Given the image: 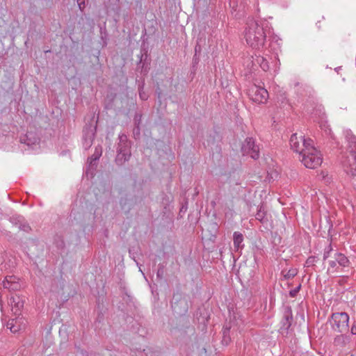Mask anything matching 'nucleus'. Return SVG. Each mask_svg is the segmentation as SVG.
I'll return each instance as SVG.
<instances>
[{"label":"nucleus","mask_w":356,"mask_h":356,"mask_svg":"<svg viewBox=\"0 0 356 356\" xmlns=\"http://www.w3.org/2000/svg\"><path fill=\"white\" fill-rule=\"evenodd\" d=\"M266 35L260 21L249 19L245 30V38L248 45L254 49H260L264 44Z\"/></svg>","instance_id":"obj_1"},{"label":"nucleus","mask_w":356,"mask_h":356,"mask_svg":"<svg viewBox=\"0 0 356 356\" xmlns=\"http://www.w3.org/2000/svg\"><path fill=\"white\" fill-rule=\"evenodd\" d=\"M323 261L327 260L329 267L328 273H335L339 266L346 267L349 265L348 259L342 253L334 251L332 245L330 244L325 248L323 257Z\"/></svg>","instance_id":"obj_2"},{"label":"nucleus","mask_w":356,"mask_h":356,"mask_svg":"<svg viewBox=\"0 0 356 356\" xmlns=\"http://www.w3.org/2000/svg\"><path fill=\"white\" fill-rule=\"evenodd\" d=\"M118 140L116 149L115 163L118 165H122L126 161H128L131 156V141L124 134H120L118 136Z\"/></svg>","instance_id":"obj_3"},{"label":"nucleus","mask_w":356,"mask_h":356,"mask_svg":"<svg viewBox=\"0 0 356 356\" xmlns=\"http://www.w3.org/2000/svg\"><path fill=\"white\" fill-rule=\"evenodd\" d=\"M299 159L306 168L311 169L320 166L323 161L322 154L314 145L306 148Z\"/></svg>","instance_id":"obj_4"},{"label":"nucleus","mask_w":356,"mask_h":356,"mask_svg":"<svg viewBox=\"0 0 356 356\" xmlns=\"http://www.w3.org/2000/svg\"><path fill=\"white\" fill-rule=\"evenodd\" d=\"M349 316L346 312H336L331 316L330 325L332 329L337 332L342 333L348 330Z\"/></svg>","instance_id":"obj_5"},{"label":"nucleus","mask_w":356,"mask_h":356,"mask_svg":"<svg viewBox=\"0 0 356 356\" xmlns=\"http://www.w3.org/2000/svg\"><path fill=\"white\" fill-rule=\"evenodd\" d=\"M313 141L310 139H306L304 136H298L297 134H293L290 138V145L291 149L300 156L305 152L306 148L313 145Z\"/></svg>","instance_id":"obj_6"},{"label":"nucleus","mask_w":356,"mask_h":356,"mask_svg":"<svg viewBox=\"0 0 356 356\" xmlns=\"http://www.w3.org/2000/svg\"><path fill=\"white\" fill-rule=\"evenodd\" d=\"M342 165L346 172L351 176L356 175V150L349 149L347 155L343 159Z\"/></svg>","instance_id":"obj_7"},{"label":"nucleus","mask_w":356,"mask_h":356,"mask_svg":"<svg viewBox=\"0 0 356 356\" xmlns=\"http://www.w3.org/2000/svg\"><path fill=\"white\" fill-rule=\"evenodd\" d=\"M250 99L257 104H265L268 98V92L264 88L254 85L249 89Z\"/></svg>","instance_id":"obj_8"},{"label":"nucleus","mask_w":356,"mask_h":356,"mask_svg":"<svg viewBox=\"0 0 356 356\" xmlns=\"http://www.w3.org/2000/svg\"><path fill=\"white\" fill-rule=\"evenodd\" d=\"M241 150L243 154L250 155L253 159H257L259 156V147L255 145L252 138H247L243 142Z\"/></svg>","instance_id":"obj_9"},{"label":"nucleus","mask_w":356,"mask_h":356,"mask_svg":"<svg viewBox=\"0 0 356 356\" xmlns=\"http://www.w3.org/2000/svg\"><path fill=\"white\" fill-rule=\"evenodd\" d=\"M172 308L177 315H184L188 311V302L186 298H182L181 296H175L172 301Z\"/></svg>","instance_id":"obj_10"},{"label":"nucleus","mask_w":356,"mask_h":356,"mask_svg":"<svg viewBox=\"0 0 356 356\" xmlns=\"http://www.w3.org/2000/svg\"><path fill=\"white\" fill-rule=\"evenodd\" d=\"M96 128L92 126L83 129V146L85 149H89L92 145L95 138Z\"/></svg>","instance_id":"obj_11"},{"label":"nucleus","mask_w":356,"mask_h":356,"mask_svg":"<svg viewBox=\"0 0 356 356\" xmlns=\"http://www.w3.org/2000/svg\"><path fill=\"white\" fill-rule=\"evenodd\" d=\"M350 342V337L347 334H338L333 339L334 347L340 351L346 350Z\"/></svg>","instance_id":"obj_12"},{"label":"nucleus","mask_w":356,"mask_h":356,"mask_svg":"<svg viewBox=\"0 0 356 356\" xmlns=\"http://www.w3.org/2000/svg\"><path fill=\"white\" fill-rule=\"evenodd\" d=\"M4 289H7L10 291H16L20 289L19 278L14 275H8L5 277L2 282Z\"/></svg>","instance_id":"obj_13"},{"label":"nucleus","mask_w":356,"mask_h":356,"mask_svg":"<svg viewBox=\"0 0 356 356\" xmlns=\"http://www.w3.org/2000/svg\"><path fill=\"white\" fill-rule=\"evenodd\" d=\"M22 143L26 144L29 147L35 145L39 143V137L34 131H28L25 135L20 137L19 139Z\"/></svg>","instance_id":"obj_14"},{"label":"nucleus","mask_w":356,"mask_h":356,"mask_svg":"<svg viewBox=\"0 0 356 356\" xmlns=\"http://www.w3.org/2000/svg\"><path fill=\"white\" fill-rule=\"evenodd\" d=\"M293 320V315H292V311L290 307L285 308L283 318L282 320V326L281 329L284 330H288L289 328L291 325V322Z\"/></svg>","instance_id":"obj_15"},{"label":"nucleus","mask_w":356,"mask_h":356,"mask_svg":"<svg viewBox=\"0 0 356 356\" xmlns=\"http://www.w3.org/2000/svg\"><path fill=\"white\" fill-rule=\"evenodd\" d=\"M6 327L13 333L19 332L23 327L22 318H15L10 319L6 324Z\"/></svg>","instance_id":"obj_16"},{"label":"nucleus","mask_w":356,"mask_h":356,"mask_svg":"<svg viewBox=\"0 0 356 356\" xmlns=\"http://www.w3.org/2000/svg\"><path fill=\"white\" fill-rule=\"evenodd\" d=\"M244 240L243 235L239 232H234L233 234L234 247L236 251L241 250L244 248L243 243Z\"/></svg>","instance_id":"obj_17"},{"label":"nucleus","mask_w":356,"mask_h":356,"mask_svg":"<svg viewBox=\"0 0 356 356\" xmlns=\"http://www.w3.org/2000/svg\"><path fill=\"white\" fill-rule=\"evenodd\" d=\"M102 148L101 146H97L95 147V152L94 154L88 158V162L89 163V166L90 167H92L93 165H95V161H97V160H99V159L100 158V156H102Z\"/></svg>","instance_id":"obj_18"},{"label":"nucleus","mask_w":356,"mask_h":356,"mask_svg":"<svg viewBox=\"0 0 356 356\" xmlns=\"http://www.w3.org/2000/svg\"><path fill=\"white\" fill-rule=\"evenodd\" d=\"M229 6L233 10L238 12L245 7L243 0H229Z\"/></svg>","instance_id":"obj_19"},{"label":"nucleus","mask_w":356,"mask_h":356,"mask_svg":"<svg viewBox=\"0 0 356 356\" xmlns=\"http://www.w3.org/2000/svg\"><path fill=\"white\" fill-rule=\"evenodd\" d=\"M346 137L348 143L347 151H349V149H355L356 150V137L348 132Z\"/></svg>","instance_id":"obj_20"},{"label":"nucleus","mask_w":356,"mask_h":356,"mask_svg":"<svg viewBox=\"0 0 356 356\" xmlns=\"http://www.w3.org/2000/svg\"><path fill=\"white\" fill-rule=\"evenodd\" d=\"M222 334V343L225 346L229 345L231 341V338L229 337V327H225L223 329Z\"/></svg>","instance_id":"obj_21"},{"label":"nucleus","mask_w":356,"mask_h":356,"mask_svg":"<svg viewBox=\"0 0 356 356\" xmlns=\"http://www.w3.org/2000/svg\"><path fill=\"white\" fill-rule=\"evenodd\" d=\"M256 61L259 64L260 67L264 71H267L269 69L268 63L265 58L263 56H258Z\"/></svg>","instance_id":"obj_22"},{"label":"nucleus","mask_w":356,"mask_h":356,"mask_svg":"<svg viewBox=\"0 0 356 356\" xmlns=\"http://www.w3.org/2000/svg\"><path fill=\"white\" fill-rule=\"evenodd\" d=\"M297 269L291 268L285 274H284V277L285 280H289L291 278L294 277L297 275Z\"/></svg>","instance_id":"obj_23"},{"label":"nucleus","mask_w":356,"mask_h":356,"mask_svg":"<svg viewBox=\"0 0 356 356\" xmlns=\"http://www.w3.org/2000/svg\"><path fill=\"white\" fill-rule=\"evenodd\" d=\"M24 218L22 216H13L10 218V222L15 226L19 227L20 222L23 221Z\"/></svg>","instance_id":"obj_24"},{"label":"nucleus","mask_w":356,"mask_h":356,"mask_svg":"<svg viewBox=\"0 0 356 356\" xmlns=\"http://www.w3.org/2000/svg\"><path fill=\"white\" fill-rule=\"evenodd\" d=\"M265 216L266 213L263 209L262 206H261L255 215V218L257 220L262 222L265 218Z\"/></svg>","instance_id":"obj_25"},{"label":"nucleus","mask_w":356,"mask_h":356,"mask_svg":"<svg viewBox=\"0 0 356 356\" xmlns=\"http://www.w3.org/2000/svg\"><path fill=\"white\" fill-rule=\"evenodd\" d=\"M19 230L24 231L25 232H29L31 231V227L28 223H26L24 220L22 222H20L19 227Z\"/></svg>","instance_id":"obj_26"},{"label":"nucleus","mask_w":356,"mask_h":356,"mask_svg":"<svg viewBox=\"0 0 356 356\" xmlns=\"http://www.w3.org/2000/svg\"><path fill=\"white\" fill-rule=\"evenodd\" d=\"M163 275H164V268L163 266L159 265V266L158 268L157 273H156V277L159 280H162L163 277Z\"/></svg>","instance_id":"obj_27"},{"label":"nucleus","mask_w":356,"mask_h":356,"mask_svg":"<svg viewBox=\"0 0 356 356\" xmlns=\"http://www.w3.org/2000/svg\"><path fill=\"white\" fill-rule=\"evenodd\" d=\"M300 288H301V284H300L297 287H296L295 289H293L289 291V296L291 298L296 297L297 296L298 293L299 292Z\"/></svg>","instance_id":"obj_28"},{"label":"nucleus","mask_w":356,"mask_h":356,"mask_svg":"<svg viewBox=\"0 0 356 356\" xmlns=\"http://www.w3.org/2000/svg\"><path fill=\"white\" fill-rule=\"evenodd\" d=\"M141 115H138L136 114L134 117V122H135V124H136V127H137V129L139 131V124L141 121Z\"/></svg>","instance_id":"obj_29"},{"label":"nucleus","mask_w":356,"mask_h":356,"mask_svg":"<svg viewBox=\"0 0 356 356\" xmlns=\"http://www.w3.org/2000/svg\"><path fill=\"white\" fill-rule=\"evenodd\" d=\"M139 96H140V98L142 99V100H146L147 99V95L145 94V92H139Z\"/></svg>","instance_id":"obj_30"},{"label":"nucleus","mask_w":356,"mask_h":356,"mask_svg":"<svg viewBox=\"0 0 356 356\" xmlns=\"http://www.w3.org/2000/svg\"><path fill=\"white\" fill-rule=\"evenodd\" d=\"M79 7L81 10H82V8L85 7V1L84 0H77Z\"/></svg>","instance_id":"obj_31"},{"label":"nucleus","mask_w":356,"mask_h":356,"mask_svg":"<svg viewBox=\"0 0 356 356\" xmlns=\"http://www.w3.org/2000/svg\"><path fill=\"white\" fill-rule=\"evenodd\" d=\"M350 332H351V334H353V335H355L356 334V323H355L352 327H351V330H350Z\"/></svg>","instance_id":"obj_32"},{"label":"nucleus","mask_w":356,"mask_h":356,"mask_svg":"<svg viewBox=\"0 0 356 356\" xmlns=\"http://www.w3.org/2000/svg\"><path fill=\"white\" fill-rule=\"evenodd\" d=\"M314 261V257H309L307 260V264H312Z\"/></svg>","instance_id":"obj_33"},{"label":"nucleus","mask_w":356,"mask_h":356,"mask_svg":"<svg viewBox=\"0 0 356 356\" xmlns=\"http://www.w3.org/2000/svg\"><path fill=\"white\" fill-rule=\"evenodd\" d=\"M200 46L197 44L195 46V51L197 52V51H200Z\"/></svg>","instance_id":"obj_34"},{"label":"nucleus","mask_w":356,"mask_h":356,"mask_svg":"<svg viewBox=\"0 0 356 356\" xmlns=\"http://www.w3.org/2000/svg\"><path fill=\"white\" fill-rule=\"evenodd\" d=\"M22 305H22V304H21L19 302H18L17 303V307H22Z\"/></svg>","instance_id":"obj_35"},{"label":"nucleus","mask_w":356,"mask_h":356,"mask_svg":"<svg viewBox=\"0 0 356 356\" xmlns=\"http://www.w3.org/2000/svg\"><path fill=\"white\" fill-rule=\"evenodd\" d=\"M332 227V225H329V230L330 229V228Z\"/></svg>","instance_id":"obj_36"}]
</instances>
